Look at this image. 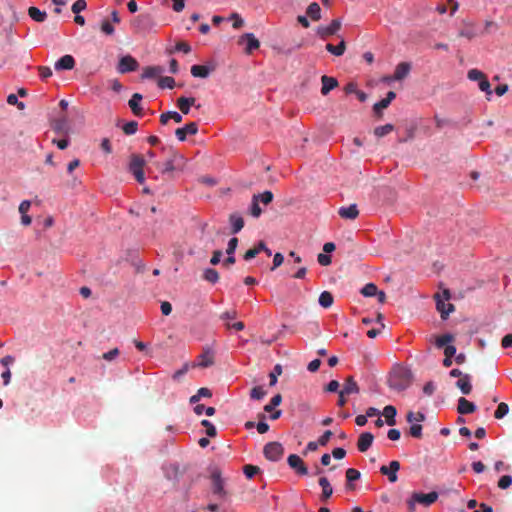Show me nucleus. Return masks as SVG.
<instances>
[{
	"instance_id": "43",
	"label": "nucleus",
	"mask_w": 512,
	"mask_h": 512,
	"mask_svg": "<svg viewBox=\"0 0 512 512\" xmlns=\"http://www.w3.org/2000/svg\"><path fill=\"white\" fill-rule=\"evenodd\" d=\"M282 402V396L281 394H276L274 395L271 400H270V403L265 405L264 406V411L265 412H272L274 407L280 405Z\"/></svg>"
},
{
	"instance_id": "47",
	"label": "nucleus",
	"mask_w": 512,
	"mask_h": 512,
	"mask_svg": "<svg viewBox=\"0 0 512 512\" xmlns=\"http://www.w3.org/2000/svg\"><path fill=\"white\" fill-rule=\"evenodd\" d=\"M282 374V367L280 364L275 365L274 369L269 374V385L274 386L277 383V378Z\"/></svg>"
},
{
	"instance_id": "17",
	"label": "nucleus",
	"mask_w": 512,
	"mask_h": 512,
	"mask_svg": "<svg viewBox=\"0 0 512 512\" xmlns=\"http://www.w3.org/2000/svg\"><path fill=\"white\" fill-rule=\"evenodd\" d=\"M338 214L342 219L345 220H355L359 215V210L356 204H351L349 206H342L338 209Z\"/></svg>"
},
{
	"instance_id": "31",
	"label": "nucleus",
	"mask_w": 512,
	"mask_h": 512,
	"mask_svg": "<svg viewBox=\"0 0 512 512\" xmlns=\"http://www.w3.org/2000/svg\"><path fill=\"white\" fill-rule=\"evenodd\" d=\"M170 119H172L176 123L182 122L181 114L176 111H168L160 115V122L163 125H166Z\"/></svg>"
},
{
	"instance_id": "33",
	"label": "nucleus",
	"mask_w": 512,
	"mask_h": 512,
	"mask_svg": "<svg viewBox=\"0 0 512 512\" xmlns=\"http://www.w3.org/2000/svg\"><path fill=\"white\" fill-rule=\"evenodd\" d=\"M341 391L347 395L358 393L359 386L356 383V381L354 380V378L352 376H350L346 379L344 387Z\"/></svg>"
},
{
	"instance_id": "49",
	"label": "nucleus",
	"mask_w": 512,
	"mask_h": 512,
	"mask_svg": "<svg viewBox=\"0 0 512 512\" xmlns=\"http://www.w3.org/2000/svg\"><path fill=\"white\" fill-rule=\"evenodd\" d=\"M508 412H509V406L506 403L501 402L498 405L496 411L494 412V417L496 419H501L504 416H506L508 414Z\"/></svg>"
},
{
	"instance_id": "7",
	"label": "nucleus",
	"mask_w": 512,
	"mask_h": 512,
	"mask_svg": "<svg viewBox=\"0 0 512 512\" xmlns=\"http://www.w3.org/2000/svg\"><path fill=\"white\" fill-rule=\"evenodd\" d=\"M138 67L137 60L130 55H126L120 58L117 70L119 73L125 74L137 70Z\"/></svg>"
},
{
	"instance_id": "55",
	"label": "nucleus",
	"mask_w": 512,
	"mask_h": 512,
	"mask_svg": "<svg viewBox=\"0 0 512 512\" xmlns=\"http://www.w3.org/2000/svg\"><path fill=\"white\" fill-rule=\"evenodd\" d=\"M201 425L206 428V434L209 437H215L216 436V434H217L216 428H215V426L209 420H206V419L202 420L201 421Z\"/></svg>"
},
{
	"instance_id": "23",
	"label": "nucleus",
	"mask_w": 512,
	"mask_h": 512,
	"mask_svg": "<svg viewBox=\"0 0 512 512\" xmlns=\"http://www.w3.org/2000/svg\"><path fill=\"white\" fill-rule=\"evenodd\" d=\"M215 363L214 354H200L198 360L192 362V368L201 367L207 368Z\"/></svg>"
},
{
	"instance_id": "32",
	"label": "nucleus",
	"mask_w": 512,
	"mask_h": 512,
	"mask_svg": "<svg viewBox=\"0 0 512 512\" xmlns=\"http://www.w3.org/2000/svg\"><path fill=\"white\" fill-rule=\"evenodd\" d=\"M383 416L385 417L386 423L390 426H393L396 424V408L392 405H387L383 410Z\"/></svg>"
},
{
	"instance_id": "38",
	"label": "nucleus",
	"mask_w": 512,
	"mask_h": 512,
	"mask_svg": "<svg viewBox=\"0 0 512 512\" xmlns=\"http://www.w3.org/2000/svg\"><path fill=\"white\" fill-rule=\"evenodd\" d=\"M460 37H465L467 39H473L477 36V31L473 24L467 23L465 24V27L460 30L459 32Z\"/></svg>"
},
{
	"instance_id": "16",
	"label": "nucleus",
	"mask_w": 512,
	"mask_h": 512,
	"mask_svg": "<svg viewBox=\"0 0 512 512\" xmlns=\"http://www.w3.org/2000/svg\"><path fill=\"white\" fill-rule=\"evenodd\" d=\"M260 252H265L268 256L272 254L271 250L266 246L264 241H259L253 248L246 251L244 259L249 261L255 258Z\"/></svg>"
},
{
	"instance_id": "35",
	"label": "nucleus",
	"mask_w": 512,
	"mask_h": 512,
	"mask_svg": "<svg viewBox=\"0 0 512 512\" xmlns=\"http://www.w3.org/2000/svg\"><path fill=\"white\" fill-rule=\"evenodd\" d=\"M28 15L30 16L31 19H33L36 22H44L47 17L45 11H41L39 8L34 6L28 9Z\"/></svg>"
},
{
	"instance_id": "28",
	"label": "nucleus",
	"mask_w": 512,
	"mask_h": 512,
	"mask_svg": "<svg viewBox=\"0 0 512 512\" xmlns=\"http://www.w3.org/2000/svg\"><path fill=\"white\" fill-rule=\"evenodd\" d=\"M164 72V68L162 66H147L143 69L142 78L143 79H151L161 75Z\"/></svg>"
},
{
	"instance_id": "34",
	"label": "nucleus",
	"mask_w": 512,
	"mask_h": 512,
	"mask_svg": "<svg viewBox=\"0 0 512 512\" xmlns=\"http://www.w3.org/2000/svg\"><path fill=\"white\" fill-rule=\"evenodd\" d=\"M325 48L328 52L335 56H342L346 50V43L342 39L338 45L328 43Z\"/></svg>"
},
{
	"instance_id": "64",
	"label": "nucleus",
	"mask_w": 512,
	"mask_h": 512,
	"mask_svg": "<svg viewBox=\"0 0 512 512\" xmlns=\"http://www.w3.org/2000/svg\"><path fill=\"white\" fill-rule=\"evenodd\" d=\"M175 50L188 54L191 51V47L187 42L179 41L175 45Z\"/></svg>"
},
{
	"instance_id": "40",
	"label": "nucleus",
	"mask_w": 512,
	"mask_h": 512,
	"mask_svg": "<svg viewBox=\"0 0 512 512\" xmlns=\"http://www.w3.org/2000/svg\"><path fill=\"white\" fill-rule=\"evenodd\" d=\"M394 130V126L392 124H385L383 126H378L374 129V134L377 137H384Z\"/></svg>"
},
{
	"instance_id": "45",
	"label": "nucleus",
	"mask_w": 512,
	"mask_h": 512,
	"mask_svg": "<svg viewBox=\"0 0 512 512\" xmlns=\"http://www.w3.org/2000/svg\"><path fill=\"white\" fill-rule=\"evenodd\" d=\"M158 86L162 89H172L175 86V80L173 77L170 76L161 77L158 81Z\"/></svg>"
},
{
	"instance_id": "29",
	"label": "nucleus",
	"mask_w": 512,
	"mask_h": 512,
	"mask_svg": "<svg viewBox=\"0 0 512 512\" xmlns=\"http://www.w3.org/2000/svg\"><path fill=\"white\" fill-rule=\"evenodd\" d=\"M229 221L231 224L232 233H234V234L240 232L242 230V228L244 227V220L237 213L231 214L229 217Z\"/></svg>"
},
{
	"instance_id": "10",
	"label": "nucleus",
	"mask_w": 512,
	"mask_h": 512,
	"mask_svg": "<svg viewBox=\"0 0 512 512\" xmlns=\"http://www.w3.org/2000/svg\"><path fill=\"white\" fill-rule=\"evenodd\" d=\"M133 26L138 31H147L154 26L153 19L149 14H140L133 20Z\"/></svg>"
},
{
	"instance_id": "4",
	"label": "nucleus",
	"mask_w": 512,
	"mask_h": 512,
	"mask_svg": "<svg viewBox=\"0 0 512 512\" xmlns=\"http://www.w3.org/2000/svg\"><path fill=\"white\" fill-rule=\"evenodd\" d=\"M438 496V493L435 491H432L427 494L415 492L412 494L410 501H408L409 508L413 510L415 503H419L424 506H430L431 504L436 502Z\"/></svg>"
},
{
	"instance_id": "8",
	"label": "nucleus",
	"mask_w": 512,
	"mask_h": 512,
	"mask_svg": "<svg viewBox=\"0 0 512 512\" xmlns=\"http://www.w3.org/2000/svg\"><path fill=\"white\" fill-rule=\"evenodd\" d=\"M341 25L342 23L340 19H334L327 26H319L317 28V34L322 39H326L329 36L335 35L340 30Z\"/></svg>"
},
{
	"instance_id": "51",
	"label": "nucleus",
	"mask_w": 512,
	"mask_h": 512,
	"mask_svg": "<svg viewBox=\"0 0 512 512\" xmlns=\"http://www.w3.org/2000/svg\"><path fill=\"white\" fill-rule=\"evenodd\" d=\"M406 419L409 423L423 422L425 420V415L422 412L414 413L410 411L407 413Z\"/></svg>"
},
{
	"instance_id": "59",
	"label": "nucleus",
	"mask_w": 512,
	"mask_h": 512,
	"mask_svg": "<svg viewBox=\"0 0 512 512\" xmlns=\"http://www.w3.org/2000/svg\"><path fill=\"white\" fill-rule=\"evenodd\" d=\"M422 425L420 424H412L409 433L414 438H421L422 437Z\"/></svg>"
},
{
	"instance_id": "36",
	"label": "nucleus",
	"mask_w": 512,
	"mask_h": 512,
	"mask_svg": "<svg viewBox=\"0 0 512 512\" xmlns=\"http://www.w3.org/2000/svg\"><path fill=\"white\" fill-rule=\"evenodd\" d=\"M306 13L314 21L321 19V8L316 2H313L308 6Z\"/></svg>"
},
{
	"instance_id": "12",
	"label": "nucleus",
	"mask_w": 512,
	"mask_h": 512,
	"mask_svg": "<svg viewBox=\"0 0 512 512\" xmlns=\"http://www.w3.org/2000/svg\"><path fill=\"white\" fill-rule=\"evenodd\" d=\"M212 491L215 495L220 497H225L227 495L226 490L224 489V483L221 478V473L218 470H215L212 475Z\"/></svg>"
},
{
	"instance_id": "15",
	"label": "nucleus",
	"mask_w": 512,
	"mask_h": 512,
	"mask_svg": "<svg viewBox=\"0 0 512 512\" xmlns=\"http://www.w3.org/2000/svg\"><path fill=\"white\" fill-rule=\"evenodd\" d=\"M453 341L451 334H444L436 338L435 346L437 349L444 348V352H456V347L450 343Z\"/></svg>"
},
{
	"instance_id": "54",
	"label": "nucleus",
	"mask_w": 512,
	"mask_h": 512,
	"mask_svg": "<svg viewBox=\"0 0 512 512\" xmlns=\"http://www.w3.org/2000/svg\"><path fill=\"white\" fill-rule=\"evenodd\" d=\"M266 395V392L260 386H255L250 391V397L254 400H260Z\"/></svg>"
},
{
	"instance_id": "58",
	"label": "nucleus",
	"mask_w": 512,
	"mask_h": 512,
	"mask_svg": "<svg viewBox=\"0 0 512 512\" xmlns=\"http://www.w3.org/2000/svg\"><path fill=\"white\" fill-rule=\"evenodd\" d=\"M87 3L85 0H76L72 5L71 9L73 13L79 14L81 11L86 9Z\"/></svg>"
},
{
	"instance_id": "13",
	"label": "nucleus",
	"mask_w": 512,
	"mask_h": 512,
	"mask_svg": "<svg viewBox=\"0 0 512 512\" xmlns=\"http://www.w3.org/2000/svg\"><path fill=\"white\" fill-rule=\"evenodd\" d=\"M198 132V125L195 122H190L181 128H177L175 135L179 141H185L187 135H195Z\"/></svg>"
},
{
	"instance_id": "61",
	"label": "nucleus",
	"mask_w": 512,
	"mask_h": 512,
	"mask_svg": "<svg viewBox=\"0 0 512 512\" xmlns=\"http://www.w3.org/2000/svg\"><path fill=\"white\" fill-rule=\"evenodd\" d=\"M7 102L10 105H16L20 110L24 109L25 107L23 102L18 101V98L15 94L8 95Z\"/></svg>"
},
{
	"instance_id": "50",
	"label": "nucleus",
	"mask_w": 512,
	"mask_h": 512,
	"mask_svg": "<svg viewBox=\"0 0 512 512\" xmlns=\"http://www.w3.org/2000/svg\"><path fill=\"white\" fill-rule=\"evenodd\" d=\"M243 472L247 478L251 479L260 472V468L258 466L247 464L243 467Z\"/></svg>"
},
{
	"instance_id": "62",
	"label": "nucleus",
	"mask_w": 512,
	"mask_h": 512,
	"mask_svg": "<svg viewBox=\"0 0 512 512\" xmlns=\"http://www.w3.org/2000/svg\"><path fill=\"white\" fill-rule=\"evenodd\" d=\"M38 72L39 76L44 80L52 76V70L48 66H39Z\"/></svg>"
},
{
	"instance_id": "48",
	"label": "nucleus",
	"mask_w": 512,
	"mask_h": 512,
	"mask_svg": "<svg viewBox=\"0 0 512 512\" xmlns=\"http://www.w3.org/2000/svg\"><path fill=\"white\" fill-rule=\"evenodd\" d=\"M261 213H262V210L260 208L259 201L257 200V198L252 197L251 206H250L251 216H253L254 218H258V217H260Z\"/></svg>"
},
{
	"instance_id": "11",
	"label": "nucleus",
	"mask_w": 512,
	"mask_h": 512,
	"mask_svg": "<svg viewBox=\"0 0 512 512\" xmlns=\"http://www.w3.org/2000/svg\"><path fill=\"white\" fill-rule=\"evenodd\" d=\"M400 469V463L396 460L390 462L389 466H381L380 472L388 477L391 483H395L398 480L397 472Z\"/></svg>"
},
{
	"instance_id": "14",
	"label": "nucleus",
	"mask_w": 512,
	"mask_h": 512,
	"mask_svg": "<svg viewBox=\"0 0 512 512\" xmlns=\"http://www.w3.org/2000/svg\"><path fill=\"white\" fill-rule=\"evenodd\" d=\"M287 462L292 469H295L296 472L300 475H307L308 469L304 464L303 460L296 454H291L288 456Z\"/></svg>"
},
{
	"instance_id": "37",
	"label": "nucleus",
	"mask_w": 512,
	"mask_h": 512,
	"mask_svg": "<svg viewBox=\"0 0 512 512\" xmlns=\"http://www.w3.org/2000/svg\"><path fill=\"white\" fill-rule=\"evenodd\" d=\"M319 304L323 308H329L333 305L334 298L333 295L329 291H323L319 296Z\"/></svg>"
},
{
	"instance_id": "24",
	"label": "nucleus",
	"mask_w": 512,
	"mask_h": 512,
	"mask_svg": "<svg viewBox=\"0 0 512 512\" xmlns=\"http://www.w3.org/2000/svg\"><path fill=\"white\" fill-rule=\"evenodd\" d=\"M411 66L408 62H401L399 63L394 71V79L395 80H403L406 78L410 72Z\"/></svg>"
},
{
	"instance_id": "57",
	"label": "nucleus",
	"mask_w": 512,
	"mask_h": 512,
	"mask_svg": "<svg viewBox=\"0 0 512 512\" xmlns=\"http://www.w3.org/2000/svg\"><path fill=\"white\" fill-rule=\"evenodd\" d=\"M512 485V476L504 475L498 481V487L500 489H507Z\"/></svg>"
},
{
	"instance_id": "56",
	"label": "nucleus",
	"mask_w": 512,
	"mask_h": 512,
	"mask_svg": "<svg viewBox=\"0 0 512 512\" xmlns=\"http://www.w3.org/2000/svg\"><path fill=\"white\" fill-rule=\"evenodd\" d=\"M389 105H390V103H388V101L384 98V99H382L379 102L374 104L373 110H374V112L378 116H381L382 115V110L386 109Z\"/></svg>"
},
{
	"instance_id": "2",
	"label": "nucleus",
	"mask_w": 512,
	"mask_h": 512,
	"mask_svg": "<svg viewBox=\"0 0 512 512\" xmlns=\"http://www.w3.org/2000/svg\"><path fill=\"white\" fill-rule=\"evenodd\" d=\"M411 381V371L402 366L395 367L389 378L390 386L397 390H404L410 385Z\"/></svg>"
},
{
	"instance_id": "30",
	"label": "nucleus",
	"mask_w": 512,
	"mask_h": 512,
	"mask_svg": "<svg viewBox=\"0 0 512 512\" xmlns=\"http://www.w3.org/2000/svg\"><path fill=\"white\" fill-rule=\"evenodd\" d=\"M456 386L461 390V392L465 395H468L471 393L472 385L470 382V376L464 375L462 376L457 382Z\"/></svg>"
},
{
	"instance_id": "44",
	"label": "nucleus",
	"mask_w": 512,
	"mask_h": 512,
	"mask_svg": "<svg viewBox=\"0 0 512 512\" xmlns=\"http://www.w3.org/2000/svg\"><path fill=\"white\" fill-rule=\"evenodd\" d=\"M377 290L378 288L374 283H368L361 289V293L365 297H372L377 294Z\"/></svg>"
},
{
	"instance_id": "27",
	"label": "nucleus",
	"mask_w": 512,
	"mask_h": 512,
	"mask_svg": "<svg viewBox=\"0 0 512 512\" xmlns=\"http://www.w3.org/2000/svg\"><path fill=\"white\" fill-rule=\"evenodd\" d=\"M319 485L322 488L321 500L327 501L333 493L332 486L330 485V482L326 477H321L319 479Z\"/></svg>"
},
{
	"instance_id": "5",
	"label": "nucleus",
	"mask_w": 512,
	"mask_h": 512,
	"mask_svg": "<svg viewBox=\"0 0 512 512\" xmlns=\"http://www.w3.org/2000/svg\"><path fill=\"white\" fill-rule=\"evenodd\" d=\"M264 456L270 461H278L284 454V448L279 442H269L264 446Z\"/></svg>"
},
{
	"instance_id": "42",
	"label": "nucleus",
	"mask_w": 512,
	"mask_h": 512,
	"mask_svg": "<svg viewBox=\"0 0 512 512\" xmlns=\"http://www.w3.org/2000/svg\"><path fill=\"white\" fill-rule=\"evenodd\" d=\"M253 197L257 198L259 203H263L264 205H268L273 200V193L271 191H264L261 194H254Z\"/></svg>"
},
{
	"instance_id": "18",
	"label": "nucleus",
	"mask_w": 512,
	"mask_h": 512,
	"mask_svg": "<svg viewBox=\"0 0 512 512\" xmlns=\"http://www.w3.org/2000/svg\"><path fill=\"white\" fill-rule=\"evenodd\" d=\"M373 440H374V436L372 433L370 432H363L360 436H359V439H358V442H357V448L360 452H365L367 451L372 443H373Z\"/></svg>"
},
{
	"instance_id": "52",
	"label": "nucleus",
	"mask_w": 512,
	"mask_h": 512,
	"mask_svg": "<svg viewBox=\"0 0 512 512\" xmlns=\"http://www.w3.org/2000/svg\"><path fill=\"white\" fill-rule=\"evenodd\" d=\"M484 76L485 74L478 69H470L467 73V77L469 80L478 81V83L480 82L481 79L484 78Z\"/></svg>"
},
{
	"instance_id": "41",
	"label": "nucleus",
	"mask_w": 512,
	"mask_h": 512,
	"mask_svg": "<svg viewBox=\"0 0 512 512\" xmlns=\"http://www.w3.org/2000/svg\"><path fill=\"white\" fill-rule=\"evenodd\" d=\"M359 478H360V472H359L358 470H356V469H354V468H348V469L346 470V479H347V481H348V487H349L350 489H352V488H353V486L351 485V483H352L353 481L358 480Z\"/></svg>"
},
{
	"instance_id": "22",
	"label": "nucleus",
	"mask_w": 512,
	"mask_h": 512,
	"mask_svg": "<svg viewBox=\"0 0 512 512\" xmlns=\"http://www.w3.org/2000/svg\"><path fill=\"white\" fill-rule=\"evenodd\" d=\"M475 410H476V406L474 403L470 402L469 400H467L464 397L459 398L458 406H457V411L459 414H462V415L470 414V413L475 412Z\"/></svg>"
},
{
	"instance_id": "6",
	"label": "nucleus",
	"mask_w": 512,
	"mask_h": 512,
	"mask_svg": "<svg viewBox=\"0 0 512 512\" xmlns=\"http://www.w3.org/2000/svg\"><path fill=\"white\" fill-rule=\"evenodd\" d=\"M443 294H444V298H445L444 300L441 299L439 295H436V299H437L436 307H437V310L441 314V318L446 319L449 316V314L454 311V305L450 304V303L449 304L445 303V300H449V298H450L449 290H445L443 292Z\"/></svg>"
},
{
	"instance_id": "39",
	"label": "nucleus",
	"mask_w": 512,
	"mask_h": 512,
	"mask_svg": "<svg viewBox=\"0 0 512 512\" xmlns=\"http://www.w3.org/2000/svg\"><path fill=\"white\" fill-rule=\"evenodd\" d=\"M203 279L209 283L215 284L219 281V273L213 268H207L203 272Z\"/></svg>"
},
{
	"instance_id": "21",
	"label": "nucleus",
	"mask_w": 512,
	"mask_h": 512,
	"mask_svg": "<svg viewBox=\"0 0 512 512\" xmlns=\"http://www.w3.org/2000/svg\"><path fill=\"white\" fill-rule=\"evenodd\" d=\"M322 82V88L321 93L322 95H327L332 89L336 88L338 86V81L334 77H330L327 75H323L321 77Z\"/></svg>"
},
{
	"instance_id": "25",
	"label": "nucleus",
	"mask_w": 512,
	"mask_h": 512,
	"mask_svg": "<svg viewBox=\"0 0 512 512\" xmlns=\"http://www.w3.org/2000/svg\"><path fill=\"white\" fill-rule=\"evenodd\" d=\"M196 102V99L194 97H180L177 99V107L179 110L187 115L190 112V107L194 106Z\"/></svg>"
},
{
	"instance_id": "1",
	"label": "nucleus",
	"mask_w": 512,
	"mask_h": 512,
	"mask_svg": "<svg viewBox=\"0 0 512 512\" xmlns=\"http://www.w3.org/2000/svg\"><path fill=\"white\" fill-rule=\"evenodd\" d=\"M167 154L168 158L163 164L155 162L156 168L162 174L171 173L175 170H182L184 168L185 159L181 154L171 147L167 149Z\"/></svg>"
},
{
	"instance_id": "26",
	"label": "nucleus",
	"mask_w": 512,
	"mask_h": 512,
	"mask_svg": "<svg viewBox=\"0 0 512 512\" xmlns=\"http://www.w3.org/2000/svg\"><path fill=\"white\" fill-rule=\"evenodd\" d=\"M141 100H142V95L139 93H134L128 102L129 107L131 108L133 114L136 116H142V114H143V109L139 104V102Z\"/></svg>"
},
{
	"instance_id": "9",
	"label": "nucleus",
	"mask_w": 512,
	"mask_h": 512,
	"mask_svg": "<svg viewBox=\"0 0 512 512\" xmlns=\"http://www.w3.org/2000/svg\"><path fill=\"white\" fill-rule=\"evenodd\" d=\"M216 70V64L209 62L205 65H193L191 67V74L196 78H207L211 72Z\"/></svg>"
},
{
	"instance_id": "63",
	"label": "nucleus",
	"mask_w": 512,
	"mask_h": 512,
	"mask_svg": "<svg viewBox=\"0 0 512 512\" xmlns=\"http://www.w3.org/2000/svg\"><path fill=\"white\" fill-rule=\"evenodd\" d=\"M101 30L103 33H105L106 35H112L114 34V27L112 26V24L108 21V20H104L101 24Z\"/></svg>"
},
{
	"instance_id": "19",
	"label": "nucleus",
	"mask_w": 512,
	"mask_h": 512,
	"mask_svg": "<svg viewBox=\"0 0 512 512\" xmlns=\"http://www.w3.org/2000/svg\"><path fill=\"white\" fill-rule=\"evenodd\" d=\"M243 40L247 41V47L245 49V52L247 54H251L253 50H256L260 47L259 40L254 36L252 33H246L244 34L240 40L239 43H242Z\"/></svg>"
},
{
	"instance_id": "53",
	"label": "nucleus",
	"mask_w": 512,
	"mask_h": 512,
	"mask_svg": "<svg viewBox=\"0 0 512 512\" xmlns=\"http://www.w3.org/2000/svg\"><path fill=\"white\" fill-rule=\"evenodd\" d=\"M137 129H138V123L136 121L127 122L123 126V132L126 135H133V134H135L137 132Z\"/></svg>"
},
{
	"instance_id": "3",
	"label": "nucleus",
	"mask_w": 512,
	"mask_h": 512,
	"mask_svg": "<svg viewBox=\"0 0 512 512\" xmlns=\"http://www.w3.org/2000/svg\"><path fill=\"white\" fill-rule=\"evenodd\" d=\"M145 159L143 156L138 154H133L131 156V160L129 163V171L134 175L135 179L139 183H143L145 181L144 176V166H145Z\"/></svg>"
},
{
	"instance_id": "60",
	"label": "nucleus",
	"mask_w": 512,
	"mask_h": 512,
	"mask_svg": "<svg viewBox=\"0 0 512 512\" xmlns=\"http://www.w3.org/2000/svg\"><path fill=\"white\" fill-rule=\"evenodd\" d=\"M237 246H238V239L236 237L231 238L228 242V246L226 249L227 255H233Z\"/></svg>"
},
{
	"instance_id": "20",
	"label": "nucleus",
	"mask_w": 512,
	"mask_h": 512,
	"mask_svg": "<svg viewBox=\"0 0 512 512\" xmlns=\"http://www.w3.org/2000/svg\"><path fill=\"white\" fill-rule=\"evenodd\" d=\"M75 66V59L71 55H64L55 63V69L60 70H71Z\"/></svg>"
},
{
	"instance_id": "46",
	"label": "nucleus",
	"mask_w": 512,
	"mask_h": 512,
	"mask_svg": "<svg viewBox=\"0 0 512 512\" xmlns=\"http://www.w3.org/2000/svg\"><path fill=\"white\" fill-rule=\"evenodd\" d=\"M478 86L481 91L486 93L487 99L489 100L490 96L492 95V90H491L490 82L488 81L486 75L484 76L483 79L480 80V82L478 83Z\"/></svg>"
}]
</instances>
